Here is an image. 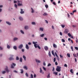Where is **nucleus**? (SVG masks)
<instances>
[{
  "label": "nucleus",
  "instance_id": "f257e3e1",
  "mask_svg": "<svg viewBox=\"0 0 78 78\" xmlns=\"http://www.w3.org/2000/svg\"><path fill=\"white\" fill-rule=\"evenodd\" d=\"M17 5L19 6H23L22 4V2L21 1H20L19 0H17Z\"/></svg>",
  "mask_w": 78,
  "mask_h": 78
},
{
  "label": "nucleus",
  "instance_id": "f03ea898",
  "mask_svg": "<svg viewBox=\"0 0 78 78\" xmlns=\"http://www.w3.org/2000/svg\"><path fill=\"white\" fill-rule=\"evenodd\" d=\"M61 67L59 66H57L56 69V70L57 72H61Z\"/></svg>",
  "mask_w": 78,
  "mask_h": 78
},
{
  "label": "nucleus",
  "instance_id": "7ed1b4c3",
  "mask_svg": "<svg viewBox=\"0 0 78 78\" xmlns=\"http://www.w3.org/2000/svg\"><path fill=\"white\" fill-rule=\"evenodd\" d=\"M33 44H34V47H35V48H37V42H34L33 41Z\"/></svg>",
  "mask_w": 78,
  "mask_h": 78
},
{
  "label": "nucleus",
  "instance_id": "20e7f679",
  "mask_svg": "<svg viewBox=\"0 0 78 78\" xmlns=\"http://www.w3.org/2000/svg\"><path fill=\"white\" fill-rule=\"evenodd\" d=\"M12 64L11 65V67L12 69H14V66H16V64L14 63H12Z\"/></svg>",
  "mask_w": 78,
  "mask_h": 78
},
{
  "label": "nucleus",
  "instance_id": "39448f33",
  "mask_svg": "<svg viewBox=\"0 0 78 78\" xmlns=\"http://www.w3.org/2000/svg\"><path fill=\"white\" fill-rule=\"evenodd\" d=\"M23 45L22 44H21L18 47V48H19L20 49H22V48H23Z\"/></svg>",
  "mask_w": 78,
  "mask_h": 78
},
{
  "label": "nucleus",
  "instance_id": "423d86ee",
  "mask_svg": "<svg viewBox=\"0 0 78 78\" xmlns=\"http://www.w3.org/2000/svg\"><path fill=\"white\" fill-rule=\"evenodd\" d=\"M25 13V11H23V9H21V11L20 12V13L21 14H24Z\"/></svg>",
  "mask_w": 78,
  "mask_h": 78
},
{
  "label": "nucleus",
  "instance_id": "0eeeda50",
  "mask_svg": "<svg viewBox=\"0 0 78 78\" xmlns=\"http://www.w3.org/2000/svg\"><path fill=\"white\" fill-rule=\"evenodd\" d=\"M69 30L68 29H66L65 30L64 33L65 34H67L68 33H69Z\"/></svg>",
  "mask_w": 78,
  "mask_h": 78
},
{
  "label": "nucleus",
  "instance_id": "6e6552de",
  "mask_svg": "<svg viewBox=\"0 0 78 78\" xmlns=\"http://www.w3.org/2000/svg\"><path fill=\"white\" fill-rule=\"evenodd\" d=\"M44 49L45 50H48V47L47 46H45L44 47Z\"/></svg>",
  "mask_w": 78,
  "mask_h": 78
},
{
  "label": "nucleus",
  "instance_id": "1a4fd4ad",
  "mask_svg": "<svg viewBox=\"0 0 78 78\" xmlns=\"http://www.w3.org/2000/svg\"><path fill=\"white\" fill-rule=\"evenodd\" d=\"M5 70L7 73H9V70H8V68H5Z\"/></svg>",
  "mask_w": 78,
  "mask_h": 78
},
{
  "label": "nucleus",
  "instance_id": "9d476101",
  "mask_svg": "<svg viewBox=\"0 0 78 78\" xmlns=\"http://www.w3.org/2000/svg\"><path fill=\"white\" fill-rule=\"evenodd\" d=\"M26 48L27 49V50H28L29 49V47H28V45L27 44H26Z\"/></svg>",
  "mask_w": 78,
  "mask_h": 78
},
{
  "label": "nucleus",
  "instance_id": "9b49d317",
  "mask_svg": "<svg viewBox=\"0 0 78 78\" xmlns=\"http://www.w3.org/2000/svg\"><path fill=\"white\" fill-rule=\"evenodd\" d=\"M40 30L42 31H44V28L43 27H41L40 28Z\"/></svg>",
  "mask_w": 78,
  "mask_h": 78
},
{
  "label": "nucleus",
  "instance_id": "f8f14e48",
  "mask_svg": "<svg viewBox=\"0 0 78 78\" xmlns=\"http://www.w3.org/2000/svg\"><path fill=\"white\" fill-rule=\"evenodd\" d=\"M28 28H29V27H28V26H26L25 27V30H28Z\"/></svg>",
  "mask_w": 78,
  "mask_h": 78
},
{
  "label": "nucleus",
  "instance_id": "ddd939ff",
  "mask_svg": "<svg viewBox=\"0 0 78 78\" xmlns=\"http://www.w3.org/2000/svg\"><path fill=\"white\" fill-rule=\"evenodd\" d=\"M53 47L54 48H57V45H56L55 44H53Z\"/></svg>",
  "mask_w": 78,
  "mask_h": 78
},
{
  "label": "nucleus",
  "instance_id": "4468645a",
  "mask_svg": "<svg viewBox=\"0 0 78 78\" xmlns=\"http://www.w3.org/2000/svg\"><path fill=\"white\" fill-rule=\"evenodd\" d=\"M48 14H47V13L46 12H44V14H43V16H48Z\"/></svg>",
  "mask_w": 78,
  "mask_h": 78
},
{
  "label": "nucleus",
  "instance_id": "2eb2a0df",
  "mask_svg": "<svg viewBox=\"0 0 78 78\" xmlns=\"http://www.w3.org/2000/svg\"><path fill=\"white\" fill-rule=\"evenodd\" d=\"M19 19L20 20H23V18H22V17L21 16L20 17H19Z\"/></svg>",
  "mask_w": 78,
  "mask_h": 78
},
{
  "label": "nucleus",
  "instance_id": "dca6fc26",
  "mask_svg": "<svg viewBox=\"0 0 78 78\" xmlns=\"http://www.w3.org/2000/svg\"><path fill=\"white\" fill-rule=\"evenodd\" d=\"M23 69H26V70H28V68H27V67L26 66H25L23 67Z\"/></svg>",
  "mask_w": 78,
  "mask_h": 78
},
{
  "label": "nucleus",
  "instance_id": "f3484780",
  "mask_svg": "<svg viewBox=\"0 0 78 78\" xmlns=\"http://www.w3.org/2000/svg\"><path fill=\"white\" fill-rule=\"evenodd\" d=\"M31 9L32 10V13H34V9H33L32 8H31Z\"/></svg>",
  "mask_w": 78,
  "mask_h": 78
},
{
  "label": "nucleus",
  "instance_id": "a211bd4d",
  "mask_svg": "<svg viewBox=\"0 0 78 78\" xmlns=\"http://www.w3.org/2000/svg\"><path fill=\"white\" fill-rule=\"evenodd\" d=\"M6 23H7V24H8V25H11V24L10 23H9V22L6 21Z\"/></svg>",
  "mask_w": 78,
  "mask_h": 78
},
{
  "label": "nucleus",
  "instance_id": "6ab92c4d",
  "mask_svg": "<svg viewBox=\"0 0 78 78\" xmlns=\"http://www.w3.org/2000/svg\"><path fill=\"white\" fill-rule=\"evenodd\" d=\"M9 60H13L14 58L13 57H11L9 58Z\"/></svg>",
  "mask_w": 78,
  "mask_h": 78
},
{
  "label": "nucleus",
  "instance_id": "aec40b11",
  "mask_svg": "<svg viewBox=\"0 0 78 78\" xmlns=\"http://www.w3.org/2000/svg\"><path fill=\"white\" fill-rule=\"evenodd\" d=\"M48 55L50 56V57H51V53L50 52V51H49L48 53Z\"/></svg>",
  "mask_w": 78,
  "mask_h": 78
},
{
  "label": "nucleus",
  "instance_id": "412c9836",
  "mask_svg": "<svg viewBox=\"0 0 78 78\" xmlns=\"http://www.w3.org/2000/svg\"><path fill=\"white\" fill-rule=\"evenodd\" d=\"M13 48L15 50H17V46H15L13 47Z\"/></svg>",
  "mask_w": 78,
  "mask_h": 78
},
{
  "label": "nucleus",
  "instance_id": "4be33fe9",
  "mask_svg": "<svg viewBox=\"0 0 78 78\" xmlns=\"http://www.w3.org/2000/svg\"><path fill=\"white\" fill-rule=\"evenodd\" d=\"M23 58L24 59V61H26V57L25 55H23Z\"/></svg>",
  "mask_w": 78,
  "mask_h": 78
},
{
  "label": "nucleus",
  "instance_id": "5701e85b",
  "mask_svg": "<svg viewBox=\"0 0 78 78\" xmlns=\"http://www.w3.org/2000/svg\"><path fill=\"white\" fill-rule=\"evenodd\" d=\"M61 26L63 28H64L65 27V25H64L62 24L61 25Z\"/></svg>",
  "mask_w": 78,
  "mask_h": 78
},
{
  "label": "nucleus",
  "instance_id": "b1692460",
  "mask_svg": "<svg viewBox=\"0 0 78 78\" xmlns=\"http://www.w3.org/2000/svg\"><path fill=\"white\" fill-rule=\"evenodd\" d=\"M36 62H38V63H41V61L40 60H37L36 59Z\"/></svg>",
  "mask_w": 78,
  "mask_h": 78
},
{
  "label": "nucleus",
  "instance_id": "393cba45",
  "mask_svg": "<svg viewBox=\"0 0 78 78\" xmlns=\"http://www.w3.org/2000/svg\"><path fill=\"white\" fill-rule=\"evenodd\" d=\"M67 56L68 57H69V58H70V55L69 54H67Z\"/></svg>",
  "mask_w": 78,
  "mask_h": 78
},
{
  "label": "nucleus",
  "instance_id": "a878e982",
  "mask_svg": "<svg viewBox=\"0 0 78 78\" xmlns=\"http://www.w3.org/2000/svg\"><path fill=\"white\" fill-rule=\"evenodd\" d=\"M20 70L21 71V73H23V70L22 69H21Z\"/></svg>",
  "mask_w": 78,
  "mask_h": 78
},
{
  "label": "nucleus",
  "instance_id": "bb28decb",
  "mask_svg": "<svg viewBox=\"0 0 78 78\" xmlns=\"http://www.w3.org/2000/svg\"><path fill=\"white\" fill-rule=\"evenodd\" d=\"M17 39H18V38H16V37H15L14 38L13 40H14V41H16V40H17Z\"/></svg>",
  "mask_w": 78,
  "mask_h": 78
},
{
  "label": "nucleus",
  "instance_id": "cd10ccee",
  "mask_svg": "<svg viewBox=\"0 0 78 78\" xmlns=\"http://www.w3.org/2000/svg\"><path fill=\"white\" fill-rule=\"evenodd\" d=\"M40 73H42V69H41V68H40Z\"/></svg>",
  "mask_w": 78,
  "mask_h": 78
},
{
  "label": "nucleus",
  "instance_id": "c85d7f7f",
  "mask_svg": "<svg viewBox=\"0 0 78 78\" xmlns=\"http://www.w3.org/2000/svg\"><path fill=\"white\" fill-rule=\"evenodd\" d=\"M53 74H55V75H58V72H55L53 73Z\"/></svg>",
  "mask_w": 78,
  "mask_h": 78
},
{
  "label": "nucleus",
  "instance_id": "c756f323",
  "mask_svg": "<svg viewBox=\"0 0 78 78\" xmlns=\"http://www.w3.org/2000/svg\"><path fill=\"white\" fill-rule=\"evenodd\" d=\"M20 62H22V57L20 58Z\"/></svg>",
  "mask_w": 78,
  "mask_h": 78
},
{
  "label": "nucleus",
  "instance_id": "7c9ffc66",
  "mask_svg": "<svg viewBox=\"0 0 78 78\" xmlns=\"http://www.w3.org/2000/svg\"><path fill=\"white\" fill-rule=\"evenodd\" d=\"M73 55L74 57H76V54L74 53Z\"/></svg>",
  "mask_w": 78,
  "mask_h": 78
},
{
  "label": "nucleus",
  "instance_id": "2f4dec72",
  "mask_svg": "<svg viewBox=\"0 0 78 78\" xmlns=\"http://www.w3.org/2000/svg\"><path fill=\"white\" fill-rule=\"evenodd\" d=\"M21 33H22V34H24V32H23V31L22 30H21L20 31Z\"/></svg>",
  "mask_w": 78,
  "mask_h": 78
},
{
  "label": "nucleus",
  "instance_id": "473e14b6",
  "mask_svg": "<svg viewBox=\"0 0 78 78\" xmlns=\"http://www.w3.org/2000/svg\"><path fill=\"white\" fill-rule=\"evenodd\" d=\"M71 48L72 51H73V46H71Z\"/></svg>",
  "mask_w": 78,
  "mask_h": 78
},
{
  "label": "nucleus",
  "instance_id": "72a5a7b5",
  "mask_svg": "<svg viewBox=\"0 0 78 78\" xmlns=\"http://www.w3.org/2000/svg\"><path fill=\"white\" fill-rule=\"evenodd\" d=\"M14 6L15 8L17 9V5L16 4H15Z\"/></svg>",
  "mask_w": 78,
  "mask_h": 78
},
{
  "label": "nucleus",
  "instance_id": "f704fd0d",
  "mask_svg": "<svg viewBox=\"0 0 78 78\" xmlns=\"http://www.w3.org/2000/svg\"><path fill=\"white\" fill-rule=\"evenodd\" d=\"M45 7H46V8H48V5H45Z\"/></svg>",
  "mask_w": 78,
  "mask_h": 78
},
{
  "label": "nucleus",
  "instance_id": "c9c22d12",
  "mask_svg": "<svg viewBox=\"0 0 78 78\" xmlns=\"http://www.w3.org/2000/svg\"><path fill=\"white\" fill-rule=\"evenodd\" d=\"M70 72L72 73H73V70L72 69H70Z\"/></svg>",
  "mask_w": 78,
  "mask_h": 78
},
{
  "label": "nucleus",
  "instance_id": "e433bc0d",
  "mask_svg": "<svg viewBox=\"0 0 78 78\" xmlns=\"http://www.w3.org/2000/svg\"><path fill=\"white\" fill-rule=\"evenodd\" d=\"M41 37H44V34H41Z\"/></svg>",
  "mask_w": 78,
  "mask_h": 78
},
{
  "label": "nucleus",
  "instance_id": "4c0bfd02",
  "mask_svg": "<svg viewBox=\"0 0 78 78\" xmlns=\"http://www.w3.org/2000/svg\"><path fill=\"white\" fill-rule=\"evenodd\" d=\"M25 75L27 77H28V73H26Z\"/></svg>",
  "mask_w": 78,
  "mask_h": 78
},
{
  "label": "nucleus",
  "instance_id": "58836bf2",
  "mask_svg": "<svg viewBox=\"0 0 78 78\" xmlns=\"http://www.w3.org/2000/svg\"><path fill=\"white\" fill-rule=\"evenodd\" d=\"M32 25H36V23L35 22H32Z\"/></svg>",
  "mask_w": 78,
  "mask_h": 78
},
{
  "label": "nucleus",
  "instance_id": "ea45409f",
  "mask_svg": "<svg viewBox=\"0 0 78 78\" xmlns=\"http://www.w3.org/2000/svg\"><path fill=\"white\" fill-rule=\"evenodd\" d=\"M51 64L50 63H48V67H49V66H51Z\"/></svg>",
  "mask_w": 78,
  "mask_h": 78
},
{
  "label": "nucleus",
  "instance_id": "a19ab883",
  "mask_svg": "<svg viewBox=\"0 0 78 78\" xmlns=\"http://www.w3.org/2000/svg\"><path fill=\"white\" fill-rule=\"evenodd\" d=\"M56 58H54V62H55L56 61Z\"/></svg>",
  "mask_w": 78,
  "mask_h": 78
},
{
  "label": "nucleus",
  "instance_id": "79ce46f5",
  "mask_svg": "<svg viewBox=\"0 0 78 78\" xmlns=\"http://www.w3.org/2000/svg\"><path fill=\"white\" fill-rule=\"evenodd\" d=\"M57 60H58V61H59V57H58V56H57Z\"/></svg>",
  "mask_w": 78,
  "mask_h": 78
},
{
  "label": "nucleus",
  "instance_id": "37998d69",
  "mask_svg": "<svg viewBox=\"0 0 78 78\" xmlns=\"http://www.w3.org/2000/svg\"><path fill=\"white\" fill-rule=\"evenodd\" d=\"M50 74H48L47 76V78H50Z\"/></svg>",
  "mask_w": 78,
  "mask_h": 78
},
{
  "label": "nucleus",
  "instance_id": "c03bdc74",
  "mask_svg": "<svg viewBox=\"0 0 78 78\" xmlns=\"http://www.w3.org/2000/svg\"><path fill=\"white\" fill-rule=\"evenodd\" d=\"M7 48H8V49L10 48V46H9V45H7Z\"/></svg>",
  "mask_w": 78,
  "mask_h": 78
},
{
  "label": "nucleus",
  "instance_id": "a18cd8bd",
  "mask_svg": "<svg viewBox=\"0 0 78 78\" xmlns=\"http://www.w3.org/2000/svg\"><path fill=\"white\" fill-rule=\"evenodd\" d=\"M75 48L76 50H78V47H75Z\"/></svg>",
  "mask_w": 78,
  "mask_h": 78
},
{
  "label": "nucleus",
  "instance_id": "49530a36",
  "mask_svg": "<svg viewBox=\"0 0 78 78\" xmlns=\"http://www.w3.org/2000/svg\"><path fill=\"white\" fill-rule=\"evenodd\" d=\"M43 68L44 70H45V71H46V68H45V67H44L43 66Z\"/></svg>",
  "mask_w": 78,
  "mask_h": 78
},
{
  "label": "nucleus",
  "instance_id": "de8ad7c7",
  "mask_svg": "<svg viewBox=\"0 0 78 78\" xmlns=\"http://www.w3.org/2000/svg\"><path fill=\"white\" fill-rule=\"evenodd\" d=\"M6 73V71H4L2 72V74H5Z\"/></svg>",
  "mask_w": 78,
  "mask_h": 78
},
{
  "label": "nucleus",
  "instance_id": "09e8293b",
  "mask_svg": "<svg viewBox=\"0 0 78 78\" xmlns=\"http://www.w3.org/2000/svg\"><path fill=\"white\" fill-rule=\"evenodd\" d=\"M55 56L57 57V56H58V55H57V53H56V52H55Z\"/></svg>",
  "mask_w": 78,
  "mask_h": 78
},
{
  "label": "nucleus",
  "instance_id": "8fccbe9b",
  "mask_svg": "<svg viewBox=\"0 0 78 78\" xmlns=\"http://www.w3.org/2000/svg\"><path fill=\"white\" fill-rule=\"evenodd\" d=\"M16 60H19V57H18L17 56L16 57Z\"/></svg>",
  "mask_w": 78,
  "mask_h": 78
},
{
  "label": "nucleus",
  "instance_id": "3c124183",
  "mask_svg": "<svg viewBox=\"0 0 78 78\" xmlns=\"http://www.w3.org/2000/svg\"><path fill=\"white\" fill-rule=\"evenodd\" d=\"M62 41L63 42H65V40H64V39H62Z\"/></svg>",
  "mask_w": 78,
  "mask_h": 78
},
{
  "label": "nucleus",
  "instance_id": "603ef678",
  "mask_svg": "<svg viewBox=\"0 0 78 78\" xmlns=\"http://www.w3.org/2000/svg\"><path fill=\"white\" fill-rule=\"evenodd\" d=\"M76 12V10H74L73 11V13H74V12Z\"/></svg>",
  "mask_w": 78,
  "mask_h": 78
},
{
  "label": "nucleus",
  "instance_id": "864d4df0",
  "mask_svg": "<svg viewBox=\"0 0 78 78\" xmlns=\"http://www.w3.org/2000/svg\"><path fill=\"white\" fill-rule=\"evenodd\" d=\"M37 47L38 48H39V49H41V47L40 46H39V45L37 46Z\"/></svg>",
  "mask_w": 78,
  "mask_h": 78
},
{
  "label": "nucleus",
  "instance_id": "5fc2aeb1",
  "mask_svg": "<svg viewBox=\"0 0 78 78\" xmlns=\"http://www.w3.org/2000/svg\"><path fill=\"white\" fill-rule=\"evenodd\" d=\"M68 35L69 36H72V35L70 33L68 34Z\"/></svg>",
  "mask_w": 78,
  "mask_h": 78
},
{
  "label": "nucleus",
  "instance_id": "6e6d98bb",
  "mask_svg": "<svg viewBox=\"0 0 78 78\" xmlns=\"http://www.w3.org/2000/svg\"><path fill=\"white\" fill-rule=\"evenodd\" d=\"M52 54L53 55H55V54H54V51H52Z\"/></svg>",
  "mask_w": 78,
  "mask_h": 78
},
{
  "label": "nucleus",
  "instance_id": "4d7b16f0",
  "mask_svg": "<svg viewBox=\"0 0 78 78\" xmlns=\"http://www.w3.org/2000/svg\"><path fill=\"white\" fill-rule=\"evenodd\" d=\"M22 52H24V51H25V49H22V50H21Z\"/></svg>",
  "mask_w": 78,
  "mask_h": 78
},
{
  "label": "nucleus",
  "instance_id": "13d9d810",
  "mask_svg": "<svg viewBox=\"0 0 78 78\" xmlns=\"http://www.w3.org/2000/svg\"><path fill=\"white\" fill-rule=\"evenodd\" d=\"M60 35L61 36H62V32H60Z\"/></svg>",
  "mask_w": 78,
  "mask_h": 78
},
{
  "label": "nucleus",
  "instance_id": "bf43d9fd",
  "mask_svg": "<svg viewBox=\"0 0 78 78\" xmlns=\"http://www.w3.org/2000/svg\"><path fill=\"white\" fill-rule=\"evenodd\" d=\"M52 28L53 30H55V27H54V26H52Z\"/></svg>",
  "mask_w": 78,
  "mask_h": 78
},
{
  "label": "nucleus",
  "instance_id": "052dcab7",
  "mask_svg": "<svg viewBox=\"0 0 78 78\" xmlns=\"http://www.w3.org/2000/svg\"><path fill=\"white\" fill-rule=\"evenodd\" d=\"M3 50V48L0 46V50Z\"/></svg>",
  "mask_w": 78,
  "mask_h": 78
},
{
  "label": "nucleus",
  "instance_id": "680f3d73",
  "mask_svg": "<svg viewBox=\"0 0 78 78\" xmlns=\"http://www.w3.org/2000/svg\"><path fill=\"white\" fill-rule=\"evenodd\" d=\"M43 65L44 66H46V64L45 63V62H44V63H43Z\"/></svg>",
  "mask_w": 78,
  "mask_h": 78
},
{
  "label": "nucleus",
  "instance_id": "e2e57ef3",
  "mask_svg": "<svg viewBox=\"0 0 78 78\" xmlns=\"http://www.w3.org/2000/svg\"><path fill=\"white\" fill-rule=\"evenodd\" d=\"M76 43H78V40L77 39V38H76Z\"/></svg>",
  "mask_w": 78,
  "mask_h": 78
},
{
  "label": "nucleus",
  "instance_id": "0e129e2a",
  "mask_svg": "<svg viewBox=\"0 0 78 78\" xmlns=\"http://www.w3.org/2000/svg\"><path fill=\"white\" fill-rule=\"evenodd\" d=\"M64 67H67V65L66 64H65L64 65Z\"/></svg>",
  "mask_w": 78,
  "mask_h": 78
},
{
  "label": "nucleus",
  "instance_id": "69168bd1",
  "mask_svg": "<svg viewBox=\"0 0 78 78\" xmlns=\"http://www.w3.org/2000/svg\"><path fill=\"white\" fill-rule=\"evenodd\" d=\"M74 28H75L76 27V26L75 25H73L72 26Z\"/></svg>",
  "mask_w": 78,
  "mask_h": 78
},
{
  "label": "nucleus",
  "instance_id": "338daca9",
  "mask_svg": "<svg viewBox=\"0 0 78 78\" xmlns=\"http://www.w3.org/2000/svg\"><path fill=\"white\" fill-rule=\"evenodd\" d=\"M14 72H15V73H17V71L16 70H14L13 71Z\"/></svg>",
  "mask_w": 78,
  "mask_h": 78
},
{
  "label": "nucleus",
  "instance_id": "774afa93",
  "mask_svg": "<svg viewBox=\"0 0 78 78\" xmlns=\"http://www.w3.org/2000/svg\"><path fill=\"white\" fill-rule=\"evenodd\" d=\"M34 78H36V75L34 74Z\"/></svg>",
  "mask_w": 78,
  "mask_h": 78
}]
</instances>
